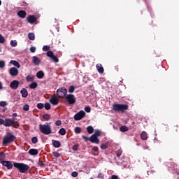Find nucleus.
Instances as JSON below:
<instances>
[{
  "mask_svg": "<svg viewBox=\"0 0 179 179\" xmlns=\"http://www.w3.org/2000/svg\"><path fill=\"white\" fill-rule=\"evenodd\" d=\"M13 166L14 167H15V169H17L20 173H27V171H29V169H30V166L29 165L24 163L15 162Z\"/></svg>",
  "mask_w": 179,
  "mask_h": 179,
  "instance_id": "f257e3e1",
  "label": "nucleus"
},
{
  "mask_svg": "<svg viewBox=\"0 0 179 179\" xmlns=\"http://www.w3.org/2000/svg\"><path fill=\"white\" fill-rule=\"evenodd\" d=\"M39 130L41 134H44V135H50L52 134V130L51 129V125L46 123L45 124H40Z\"/></svg>",
  "mask_w": 179,
  "mask_h": 179,
  "instance_id": "f03ea898",
  "label": "nucleus"
},
{
  "mask_svg": "<svg viewBox=\"0 0 179 179\" xmlns=\"http://www.w3.org/2000/svg\"><path fill=\"white\" fill-rule=\"evenodd\" d=\"M19 122L15 121L14 119L6 118L4 120V127H13V128H19Z\"/></svg>",
  "mask_w": 179,
  "mask_h": 179,
  "instance_id": "7ed1b4c3",
  "label": "nucleus"
},
{
  "mask_svg": "<svg viewBox=\"0 0 179 179\" xmlns=\"http://www.w3.org/2000/svg\"><path fill=\"white\" fill-rule=\"evenodd\" d=\"M15 141H16V136L11 133H8L3 139V146H5V145L8 143H12V142H15Z\"/></svg>",
  "mask_w": 179,
  "mask_h": 179,
  "instance_id": "20e7f679",
  "label": "nucleus"
},
{
  "mask_svg": "<svg viewBox=\"0 0 179 179\" xmlns=\"http://www.w3.org/2000/svg\"><path fill=\"white\" fill-rule=\"evenodd\" d=\"M127 109H128V105L127 104H120V103L113 104L114 111L125 113V111H127Z\"/></svg>",
  "mask_w": 179,
  "mask_h": 179,
  "instance_id": "39448f33",
  "label": "nucleus"
},
{
  "mask_svg": "<svg viewBox=\"0 0 179 179\" xmlns=\"http://www.w3.org/2000/svg\"><path fill=\"white\" fill-rule=\"evenodd\" d=\"M68 93V90L65 87H60L56 92V96L59 97V99H64V97H66V94Z\"/></svg>",
  "mask_w": 179,
  "mask_h": 179,
  "instance_id": "423d86ee",
  "label": "nucleus"
},
{
  "mask_svg": "<svg viewBox=\"0 0 179 179\" xmlns=\"http://www.w3.org/2000/svg\"><path fill=\"white\" fill-rule=\"evenodd\" d=\"M86 115V113L83 110H80L74 115L75 121H80Z\"/></svg>",
  "mask_w": 179,
  "mask_h": 179,
  "instance_id": "0eeeda50",
  "label": "nucleus"
},
{
  "mask_svg": "<svg viewBox=\"0 0 179 179\" xmlns=\"http://www.w3.org/2000/svg\"><path fill=\"white\" fill-rule=\"evenodd\" d=\"M66 100H67L69 104H75L76 103V98L73 94H68L66 96Z\"/></svg>",
  "mask_w": 179,
  "mask_h": 179,
  "instance_id": "6e6552de",
  "label": "nucleus"
},
{
  "mask_svg": "<svg viewBox=\"0 0 179 179\" xmlns=\"http://www.w3.org/2000/svg\"><path fill=\"white\" fill-rule=\"evenodd\" d=\"M1 163L3 166H5L8 170H10L13 167V164L10 161H1Z\"/></svg>",
  "mask_w": 179,
  "mask_h": 179,
  "instance_id": "1a4fd4ad",
  "label": "nucleus"
},
{
  "mask_svg": "<svg viewBox=\"0 0 179 179\" xmlns=\"http://www.w3.org/2000/svg\"><path fill=\"white\" fill-rule=\"evenodd\" d=\"M50 103H51V104H52L53 106H57V104L59 103V99H58V96H57V95L52 96L50 99Z\"/></svg>",
  "mask_w": 179,
  "mask_h": 179,
  "instance_id": "9d476101",
  "label": "nucleus"
},
{
  "mask_svg": "<svg viewBox=\"0 0 179 179\" xmlns=\"http://www.w3.org/2000/svg\"><path fill=\"white\" fill-rule=\"evenodd\" d=\"M9 73L10 76H17V75H19V70H17V69L15 67H12L9 70Z\"/></svg>",
  "mask_w": 179,
  "mask_h": 179,
  "instance_id": "9b49d317",
  "label": "nucleus"
},
{
  "mask_svg": "<svg viewBox=\"0 0 179 179\" xmlns=\"http://www.w3.org/2000/svg\"><path fill=\"white\" fill-rule=\"evenodd\" d=\"M90 141L92 142V143H96V145L100 143V140L99 138L96 137V136H94V134L90 136Z\"/></svg>",
  "mask_w": 179,
  "mask_h": 179,
  "instance_id": "f8f14e48",
  "label": "nucleus"
},
{
  "mask_svg": "<svg viewBox=\"0 0 179 179\" xmlns=\"http://www.w3.org/2000/svg\"><path fill=\"white\" fill-rule=\"evenodd\" d=\"M10 87L11 89H13L14 90H16L19 87V81L14 80L12 81L10 84Z\"/></svg>",
  "mask_w": 179,
  "mask_h": 179,
  "instance_id": "ddd939ff",
  "label": "nucleus"
},
{
  "mask_svg": "<svg viewBox=\"0 0 179 179\" xmlns=\"http://www.w3.org/2000/svg\"><path fill=\"white\" fill-rule=\"evenodd\" d=\"M27 22L31 23V24H33V23H36V22H37V17L34 15H29L27 17Z\"/></svg>",
  "mask_w": 179,
  "mask_h": 179,
  "instance_id": "4468645a",
  "label": "nucleus"
},
{
  "mask_svg": "<svg viewBox=\"0 0 179 179\" xmlns=\"http://www.w3.org/2000/svg\"><path fill=\"white\" fill-rule=\"evenodd\" d=\"M32 62H33V64H34V65H36L37 66H38V65H40V64H41V60H40V59H38L37 57V56H33L32 57Z\"/></svg>",
  "mask_w": 179,
  "mask_h": 179,
  "instance_id": "2eb2a0df",
  "label": "nucleus"
},
{
  "mask_svg": "<svg viewBox=\"0 0 179 179\" xmlns=\"http://www.w3.org/2000/svg\"><path fill=\"white\" fill-rule=\"evenodd\" d=\"M96 68L99 72V73H104V68L101 64H97Z\"/></svg>",
  "mask_w": 179,
  "mask_h": 179,
  "instance_id": "dca6fc26",
  "label": "nucleus"
},
{
  "mask_svg": "<svg viewBox=\"0 0 179 179\" xmlns=\"http://www.w3.org/2000/svg\"><path fill=\"white\" fill-rule=\"evenodd\" d=\"M27 15V13L23 10H21L17 12V16H19V17H21L22 19H24V17H26Z\"/></svg>",
  "mask_w": 179,
  "mask_h": 179,
  "instance_id": "f3484780",
  "label": "nucleus"
},
{
  "mask_svg": "<svg viewBox=\"0 0 179 179\" xmlns=\"http://www.w3.org/2000/svg\"><path fill=\"white\" fill-rule=\"evenodd\" d=\"M28 153L31 155V156H36V155H38V150L31 148L29 150Z\"/></svg>",
  "mask_w": 179,
  "mask_h": 179,
  "instance_id": "a211bd4d",
  "label": "nucleus"
},
{
  "mask_svg": "<svg viewBox=\"0 0 179 179\" xmlns=\"http://www.w3.org/2000/svg\"><path fill=\"white\" fill-rule=\"evenodd\" d=\"M20 93L22 94V97H24V99L29 96V92H27V90L26 88H22L20 90Z\"/></svg>",
  "mask_w": 179,
  "mask_h": 179,
  "instance_id": "6ab92c4d",
  "label": "nucleus"
},
{
  "mask_svg": "<svg viewBox=\"0 0 179 179\" xmlns=\"http://www.w3.org/2000/svg\"><path fill=\"white\" fill-rule=\"evenodd\" d=\"M52 145L54 148H61V142L57 140H52Z\"/></svg>",
  "mask_w": 179,
  "mask_h": 179,
  "instance_id": "aec40b11",
  "label": "nucleus"
},
{
  "mask_svg": "<svg viewBox=\"0 0 179 179\" xmlns=\"http://www.w3.org/2000/svg\"><path fill=\"white\" fill-rule=\"evenodd\" d=\"M36 78L38 79H43L44 78V72L43 71H39L36 73Z\"/></svg>",
  "mask_w": 179,
  "mask_h": 179,
  "instance_id": "412c9836",
  "label": "nucleus"
},
{
  "mask_svg": "<svg viewBox=\"0 0 179 179\" xmlns=\"http://www.w3.org/2000/svg\"><path fill=\"white\" fill-rule=\"evenodd\" d=\"M10 64H12V65H14V66H16L18 69L20 68V64H19V62L16 60H11Z\"/></svg>",
  "mask_w": 179,
  "mask_h": 179,
  "instance_id": "4be33fe9",
  "label": "nucleus"
},
{
  "mask_svg": "<svg viewBox=\"0 0 179 179\" xmlns=\"http://www.w3.org/2000/svg\"><path fill=\"white\" fill-rule=\"evenodd\" d=\"M42 117L43 120H45V121H50V120H51V115L46 113L43 115Z\"/></svg>",
  "mask_w": 179,
  "mask_h": 179,
  "instance_id": "5701e85b",
  "label": "nucleus"
},
{
  "mask_svg": "<svg viewBox=\"0 0 179 179\" xmlns=\"http://www.w3.org/2000/svg\"><path fill=\"white\" fill-rule=\"evenodd\" d=\"M38 84L36 82H33L29 85V89H37Z\"/></svg>",
  "mask_w": 179,
  "mask_h": 179,
  "instance_id": "b1692460",
  "label": "nucleus"
},
{
  "mask_svg": "<svg viewBox=\"0 0 179 179\" xmlns=\"http://www.w3.org/2000/svg\"><path fill=\"white\" fill-rule=\"evenodd\" d=\"M141 138L143 141H146V139H148V134L145 131L141 133Z\"/></svg>",
  "mask_w": 179,
  "mask_h": 179,
  "instance_id": "393cba45",
  "label": "nucleus"
},
{
  "mask_svg": "<svg viewBox=\"0 0 179 179\" xmlns=\"http://www.w3.org/2000/svg\"><path fill=\"white\" fill-rule=\"evenodd\" d=\"M87 131L88 132V134H93V132H94V129L92 126H88L87 127Z\"/></svg>",
  "mask_w": 179,
  "mask_h": 179,
  "instance_id": "a878e982",
  "label": "nucleus"
},
{
  "mask_svg": "<svg viewBox=\"0 0 179 179\" xmlns=\"http://www.w3.org/2000/svg\"><path fill=\"white\" fill-rule=\"evenodd\" d=\"M120 131L121 132H128L129 129H128V127L127 126H122L120 128Z\"/></svg>",
  "mask_w": 179,
  "mask_h": 179,
  "instance_id": "bb28decb",
  "label": "nucleus"
},
{
  "mask_svg": "<svg viewBox=\"0 0 179 179\" xmlns=\"http://www.w3.org/2000/svg\"><path fill=\"white\" fill-rule=\"evenodd\" d=\"M28 38L29 40H31V41H34L35 36L34 33H29L28 34Z\"/></svg>",
  "mask_w": 179,
  "mask_h": 179,
  "instance_id": "cd10ccee",
  "label": "nucleus"
},
{
  "mask_svg": "<svg viewBox=\"0 0 179 179\" xmlns=\"http://www.w3.org/2000/svg\"><path fill=\"white\" fill-rule=\"evenodd\" d=\"M26 80H27V82H31L32 80H34V76H31V75H28L26 77Z\"/></svg>",
  "mask_w": 179,
  "mask_h": 179,
  "instance_id": "c85d7f7f",
  "label": "nucleus"
},
{
  "mask_svg": "<svg viewBox=\"0 0 179 179\" xmlns=\"http://www.w3.org/2000/svg\"><path fill=\"white\" fill-rule=\"evenodd\" d=\"M59 135H62V136H64V135H66V130L64 128H61L59 130Z\"/></svg>",
  "mask_w": 179,
  "mask_h": 179,
  "instance_id": "c756f323",
  "label": "nucleus"
},
{
  "mask_svg": "<svg viewBox=\"0 0 179 179\" xmlns=\"http://www.w3.org/2000/svg\"><path fill=\"white\" fill-rule=\"evenodd\" d=\"M50 59L53 60V62H59V59H58V57L54 55L50 57Z\"/></svg>",
  "mask_w": 179,
  "mask_h": 179,
  "instance_id": "7c9ffc66",
  "label": "nucleus"
},
{
  "mask_svg": "<svg viewBox=\"0 0 179 179\" xmlns=\"http://www.w3.org/2000/svg\"><path fill=\"white\" fill-rule=\"evenodd\" d=\"M10 44L11 47H17V41H16V40L10 41Z\"/></svg>",
  "mask_w": 179,
  "mask_h": 179,
  "instance_id": "2f4dec72",
  "label": "nucleus"
},
{
  "mask_svg": "<svg viewBox=\"0 0 179 179\" xmlns=\"http://www.w3.org/2000/svg\"><path fill=\"white\" fill-rule=\"evenodd\" d=\"M93 135L96 138H99V136H101V131L100 130H96Z\"/></svg>",
  "mask_w": 179,
  "mask_h": 179,
  "instance_id": "473e14b6",
  "label": "nucleus"
},
{
  "mask_svg": "<svg viewBox=\"0 0 179 179\" xmlns=\"http://www.w3.org/2000/svg\"><path fill=\"white\" fill-rule=\"evenodd\" d=\"M74 131L76 134H80V132H82V129L79 127H77L74 129Z\"/></svg>",
  "mask_w": 179,
  "mask_h": 179,
  "instance_id": "72a5a7b5",
  "label": "nucleus"
},
{
  "mask_svg": "<svg viewBox=\"0 0 179 179\" xmlns=\"http://www.w3.org/2000/svg\"><path fill=\"white\" fill-rule=\"evenodd\" d=\"M108 148V143L101 145V149H102V150H106V149H107Z\"/></svg>",
  "mask_w": 179,
  "mask_h": 179,
  "instance_id": "f704fd0d",
  "label": "nucleus"
},
{
  "mask_svg": "<svg viewBox=\"0 0 179 179\" xmlns=\"http://www.w3.org/2000/svg\"><path fill=\"white\" fill-rule=\"evenodd\" d=\"M47 57H49V58H51L54 55V52L51 50H49L46 53Z\"/></svg>",
  "mask_w": 179,
  "mask_h": 179,
  "instance_id": "c9c22d12",
  "label": "nucleus"
},
{
  "mask_svg": "<svg viewBox=\"0 0 179 179\" xmlns=\"http://www.w3.org/2000/svg\"><path fill=\"white\" fill-rule=\"evenodd\" d=\"M8 106V103L5 101H0V107H6Z\"/></svg>",
  "mask_w": 179,
  "mask_h": 179,
  "instance_id": "e433bc0d",
  "label": "nucleus"
},
{
  "mask_svg": "<svg viewBox=\"0 0 179 179\" xmlns=\"http://www.w3.org/2000/svg\"><path fill=\"white\" fill-rule=\"evenodd\" d=\"M31 142L32 143H34V145H36V143H37V142H38V138H37V137H32L31 138Z\"/></svg>",
  "mask_w": 179,
  "mask_h": 179,
  "instance_id": "4c0bfd02",
  "label": "nucleus"
},
{
  "mask_svg": "<svg viewBox=\"0 0 179 179\" xmlns=\"http://www.w3.org/2000/svg\"><path fill=\"white\" fill-rule=\"evenodd\" d=\"M50 47L49 45H44L43 47V51L44 52L50 51Z\"/></svg>",
  "mask_w": 179,
  "mask_h": 179,
  "instance_id": "58836bf2",
  "label": "nucleus"
},
{
  "mask_svg": "<svg viewBox=\"0 0 179 179\" xmlns=\"http://www.w3.org/2000/svg\"><path fill=\"white\" fill-rule=\"evenodd\" d=\"M36 107L39 110H41L42 108H44V104H43L42 103H37Z\"/></svg>",
  "mask_w": 179,
  "mask_h": 179,
  "instance_id": "ea45409f",
  "label": "nucleus"
},
{
  "mask_svg": "<svg viewBox=\"0 0 179 179\" xmlns=\"http://www.w3.org/2000/svg\"><path fill=\"white\" fill-rule=\"evenodd\" d=\"M23 110L24 111H29V110H30V106H29V104H25L23 106Z\"/></svg>",
  "mask_w": 179,
  "mask_h": 179,
  "instance_id": "a19ab883",
  "label": "nucleus"
},
{
  "mask_svg": "<svg viewBox=\"0 0 179 179\" xmlns=\"http://www.w3.org/2000/svg\"><path fill=\"white\" fill-rule=\"evenodd\" d=\"M38 166L39 167H44L45 166V164H44V162L39 160L38 162Z\"/></svg>",
  "mask_w": 179,
  "mask_h": 179,
  "instance_id": "79ce46f5",
  "label": "nucleus"
},
{
  "mask_svg": "<svg viewBox=\"0 0 179 179\" xmlns=\"http://www.w3.org/2000/svg\"><path fill=\"white\" fill-rule=\"evenodd\" d=\"M121 155H122V150H118L116 151L117 157H120Z\"/></svg>",
  "mask_w": 179,
  "mask_h": 179,
  "instance_id": "37998d69",
  "label": "nucleus"
},
{
  "mask_svg": "<svg viewBox=\"0 0 179 179\" xmlns=\"http://www.w3.org/2000/svg\"><path fill=\"white\" fill-rule=\"evenodd\" d=\"M5 43V38L2 34H0V44H3Z\"/></svg>",
  "mask_w": 179,
  "mask_h": 179,
  "instance_id": "c03bdc74",
  "label": "nucleus"
},
{
  "mask_svg": "<svg viewBox=\"0 0 179 179\" xmlns=\"http://www.w3.org/2000/svg\"><path fill=\"white\" fill-rule=\"evenodd\" d=\"M69 93H73L75 92V86L71 85L69 90Z\"/></svg>",
  "mask_w": 179,
  "mask_h": 179,
  "instance_id": "a18cd8bd",
  "label": "nucleus"
},
{
  "mask_svg": "<svg viewBox=\"0 0 179 179\" xmlns=\"http://www.w3.org/2000/svg\"><path fill=\"white\" fill-rule=\"evenodd\" d=\"M45 110H50L51 108V104H50V103H45Z\"/></svg>",
  "mask_w": 179,
  "mask_h": 179,
  "instance_id": "49530a36",
  "label": "nucleus"
},
{
  "mask_svg": "<svg viewBox=\"0 0 179 179\" xmlns=\"http://www.w3.org/2000/svg\"><path fill=\"white\" fill-rule=\"evenodd\" d=\"M55 125H56L57 127H59V126L62 125V122L61 120H57V121L55 122Z\"/></svg>",
  "mask_w": 179,
  "mask_h": 179,
  "instance_id": "de8ad7c7",
  "label": "nucleus"
},
{
  "mask_svg": "<svg viewBox=\"0 0 179 179\" xmlns=\"http://www.w3.org/2000/svg\"><path fill=\"white\" fill-rule=\"evenodd\" d=\"M52 155L55 157H59L61 155L58 152H53Z\"/></svg>",
  "mask_w": 179,
  "mask_h": 179,
  "instance_id": "09e8293b",
  "label": "nucleus"
},
{
  "mask_svg": "<svg viewBox=\"0 0 179 179\" xmlns=\"http://www.w3.org/2000/svg\"><path fill=\"white\" fill-rule=\"evenodd\" d=\"M92 150H94V152H97L96 155V154L94 155L95 156H97L99 155V148L98 147H94L92 148Z\"/></svg>",
  "mask_w": 179,
  "mask_h": 179,
  "instance_id": "8fccbe9b",
  "label": "nucleus"
},
{
  "mask_svg": "<svg viewBox=\"0 0 179 179\" xmlns=\"http://www.w3.org/2000/svg\"><path fill=\"white\" fill-rule=\"evenodd\" d=\"M0 68L2 69V68H5V62L1 60L0 61Z\"/></svg>",
  "mask_w": 179,
  "mask_h": 179,
  "instance_id": "3c124183",
  "label": "nucleus"
},
{
  "mask_svg": "<svg viewBox=\"0 0 179 179\" xmlns=\"http://www.w3.org/2000/svg\"><path fill=\"white\" fill-rule=\"evenodd\" d=\"M85 110L86 111V113H90V111H92V108H90V106H86L85 108Z\"/></svg>",
  "mask_w": 179,
  "mask_h": 179,
  "instance_id": "603ef678",
  "label": "nucleus"
},
{
  "mask_svg": "<svg viewBox=\"0 0 179 179\" xmlns=\"http://www.w3.org/2000/svg\"><path fill=\"white\" fill-rule=\"evenodd\" d=\"M78 173L77 171H73L71 173V177L76 178V177H78Z\"/></svg>",
  "mask_w": 179,
  "mask_h": 179,
  "instance_id": "864d4df0",
  "label": "nucleus"
},
{
  "mask_svg": "<svg viewBox=\"0 0 179 179\" xmlns=\"http://www.w3.org/2000/svg\"><path fill=\"white\" fill-rule=\"evenodd\" d=\"M82 138H83V139H84L85 141V142H87V141H90V138H89V137H87L85 135H83Z\"/></svg>",
  "mask_w": 179,
  "mask_h": 179,
  "instance_id": "5fc2aeb1",
  "label": "nucleus"
},
{
  "mask_svg": "<svg viewBox=\"0 0 179 179\" xmlns=\"http://www.w3.org/2000/svg\"><path fill=\"white\" fill-rule=\"evenodd\" d=\"M78 148L79 145L78 144H76L73 146V150H75V152H76V150H78Z\"/></svg>",
  "mask_w": 179,
  "mask_h": 179,
  "instance_id": "6e6d98bb",
  "label": "nucleus"
},
{
  "mask_svg": "<svg viewBox=\"0 0 179 179\" xmlns=\"http://www.w3.org/2000/svg\"><path fill=\"white\" fill-rule=\"evenodd\" d=\"M30 51L32 53L36 52V47H34V46L31 47L30 48Z\"/></svg>",
  "mask_w": 179,
  "mask_h": 179,
  "instance_id": "4d7b16f0",
  "label": "nucleus"
},
{
  "mask_svg": "<svg viewBox=\"0 0 179 179\" xmlns=\"http://www.w3.org/2000/svg\"><path fill=\"white\" fill-rule=\"evenodd\" d=\"M98 178H101V179L104 178V173H99L98 175Z\"/></svg>",
  "mask_w": 179,
  "mask_h": 179,
  "instance_id": "13d9d810",
  "label": "nucleus"
},
{
  "mask_svg": "<svg viewBox=\"0 0 179 179\" xmlns=\"http://www.w3.org/2000/svg\"><path fill=\"white\" fill-rule=\"evenodd\" d=\"M0 125L5 126V120H3V119H0Z\"/></svg>",
  "mask_w": 179,
  "mask_h": 179,
  "instance_id": "bf43d9fd",
  "label": "nucleus"
},
{
  "mask_svg": "<svg viewBox=\"0 0 179 179\" xmlns=\"http://www.w3.org/2000/svg\"><path fill=\"white\" fill-rule=\"evenodd\" d=\"M111 179H118V176L117 175H113Z\"/></svg>",
  "mask_w": 179,
  "mask_h": 179,
  "instance_id": "052dcab7",
  "label": "nucleus"
},
{
  "mask_svg": "<svg viewBox=\"0 0 179 179\" xmlns=\"http://www.w3.org/2000/svg\"><path fill=\"white\" fill-rule=\"evenodd\" d=\"M3 89V87L2 86V83L0 82V90H2Z\"/></svg>",
  "mask_w": 179,
  "mask_h": 179,
  "instance_id": "680f3d73",
  "label": "nucleus"
},
{
  "mask_svg": "<svg viewBox=\"0 0 179 179\" xmlns=\"http://www.w3.org/2000/svg\"><path fill=\"white\" fill-rule=\"evenodd\" d=\"M13 117H17V113H13Z\"/></svg>",
  "mask_w": 179,
  "mask_h": 179,
  "instance_id": "e2e57ef3",
  "label": "nucleus"
},
{
  "mask_svg": "<svg viewBox=\"0 0 179 179\" xmlns=\"http://www.w3.org/2000/svg\"><path fill=\"white\" fill-rule=\"evenodd\" d=\"M0 156H5V153L4 152H1Z\"/></svg>",
  "mask_w": 179,
  "mask_h": 179,
  "instance_id": "0e129e2a",
  "label": "nucleus"
},
{
  "mask_svg": "<svg viewBox=\"0 0 179 179\" xmlns=\"http://www.w3.org/2000/svg\"><path fill=\"white\" fill-rule=\"evenodd\" d=\"M24 5H25L26 6H27V3L23 2Z\"/></svg>",
  "mask_w": 179,
  "mask_h": 179,
  "instance_id": "69168bd1",
  "label": "nucleus"
},
{
  "mask_svg": "<svg viewBox=\"0 0 179 179\" xmlns=\"http://www.w3.org/2000/svg\"><path fill=\"white\" fill-rule=\"evenodd\" d=\"M2 5V1L0 0V6Z\"/></svg>",
  "mask_w": 179,
  "mask_h": 179,
  "instance_id": "338daca9",
  "label": "nucleus"
},
{
  "mask_svg": "<svg viewBox=\"0 0 179 179\" xmlns=\"http://www.w3.org/2000/svg\"><path fill=\"white\" fill-rule=\"evenodd\" d=\"M115 69H116V71H118V67L115 66Z\"/></svg>",
  "mask_w": 179,
  "mask_h": 179,
  "instance_id": "774afa93",
  "label": "nucleus"
}]
</instances>
